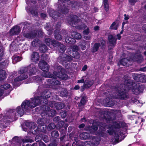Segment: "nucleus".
<instances>
[{
    "label": "nucleus",
    "mask_w": 146,
    "mask_h": 146,
    "mask_svg": "<svg viewBox=\"0 0 146 146\" xmlns=\"http://www.w3.org/2000/svg\"><path fill=\"white\" fill-rule=\"evenodd\" d=\"M44 97H41L40 98L39 97H37L31 99V101L26 100L23 102L21 106L17 107L16 110H11L8 112L5 116L0 118L1 122H5L6 119L9 118L15 119V117L17 115L22 116L25 111H28L33 108L39 104L41 101L45 100Z\"/></svg>",
    "instance_id": "f257e3e1"
},
{
    "label": "nucleus",
    "mask_w": 146,
    "mask_h": 146,
    "mask_svg": "<svg viewBox=\"0 0 146 146\" xmlns=\"http://www.w3.org/2000/svg\"><path fill=\"white\" fill-rule=\"evenodd\" d=\"M39 66L40 68L44 72L42 76L45 78H50L47 80V84L49 86V87H51L52 86L60 85V82L56 80L57 77L64 80H67L68 78V76L66 74H62L64 70L60 65H58L56 68V70L58 73H57V72L55 71L53 72V75L50 74V73L48 72L49 70L48 66L46 62L43 61L40 62L39 64Z\"/></svg>",
    "instance_id": "f03ea898"
},
{
    "label": "nucleus",
    "mask_w": 146,
    "mask_h": 146,
    "mask_svg": "<svg viewBox=\"0 0 146 146\" xmlns=\"http://www.w3.org/2000/svg\"><path fill=\"white\" fill-rule=\"evenodd\" d=\"M131 89L134 93L137 94L142 92L143 89L141 86H139L134 82H132L130 80H128L126 84L121 85L118 89L117 92V96L115 98H117L125 99L127 98V92L128 90Z\"/></svg>",
    "instance_id": "7ed1b4c3"
},
{
    "label": "nucleus",
    "mask_w": 146,
    "mask_h": 146,
    "mask_svg": "<svg viewBox=\"0 0 146 146\" xmlns=\"http://www.w3.org/2000/svg\"><path fill=\"white\" fill-rule=\"evenodd\" d=\"M36 66L33 64H31L27 68L21 69L19 72L21 75L20 76L14 79V84L15 85L17 82L27 78L28 77L27 73H28L29 75H33L36 72Z\"/></svg>",
    "instance_id": "20e7f679"
},
{
    "label": "nucleus",
    "mask_w": 146,
    "mask_h": 146,
    "mask_svg": "<svg viewBox=\"0 0 146 146\" xmlns=\"http://www.w3.org/2000/svg\"><path fill=\"white\" fill-rule=\"evenodd\" d=\"M119 125L118 123H113V125H111V126H109L108 128H110V129L107 131V132L109 133L110 135H112L114 133V138L115 141L119 142L120 140H119V135L118 133L119 132H114L115 129H116L118 128L119 127Z\"/></svg>",
    "instance_id": "39448f33"
},
{
    "label": "nucleus",
    "mask_w": 146,
    "mask_h": 146,
    "mask_svg": "<svg viewBox=\"0 0 146 146\" xmlns=\"http://www.w3.org/2000/svg\"><path fill=\"white\" fill-rule=\"evenodd\" d=\"M65 41L67 43L70 44H72L70 46V48H69L71 49L70 52H73V51H76L79 50V47L76 45H73L75 42V40L72 38H65Z\"/></svg>",
    "instance_id": "423d86ee"
},
{
    "label": "nucleus",
    "mask_w": 146,
    "mask_h": 146,
    "mask_svg": "<svg viewBox=\"0 0 146 146\" xmlns=\"http://www.w3.org/2000/svg\"><path fill=\"white\" fill-rule=\"evenodd\" d=\"M92 143L91 141L85 142L81 145L79 146H93L94 145H97L99 143L100 141V138L99 137L92 138Z\"/></svg>",
    "instance_id": "0eeeda50"
},
{
    "label": "nucleus",
    "mask_w": 146,
    "mask_h": 146,
    "mask_svg": "<svg viewBox=\"0 0 146 146\" xmlns=\"http://www.w3.org/2000/svg\"><path fill=\"white\" fill-rule=\"evenodd\" d=\"M43 112L42 113V115H43V114H46L48 116H54L56 114V111L54 110H50V108L47 106H43Z\"/></svg>",
    "instance_id": "6e6552de"
},
{
    "label": "nucleus",
    "mask_w": 146,
    "mask_h": 146,
    "mask_svg": "<svg viewBox=\"0 0 146 146\" xmlns=\"http://www.w3.org/2000/svg\"><path fill=\"white\" fill-rule=\"evenodd\" d=\"M108 39L109 44V47L110 48H111L115 44L116 38L114 36L110 35L108 36Z\"/></svg>",
    "instance_id": "1a4fd4ad"
},
{
    "label": "nucleus",
    "mask_w": 146,
    "mask_h": 146,
    "mask_svg": "<svg viewBox=\"0 0 146 146\" xmlns=\"http://www.w3.org/2000/svg\"><path fill=\"white\" fill-rule=\"evenodd\" d=\"M70 48H68L67 53L70 56L76 59H78L80 57V55L79 53L77 51H73V52H70Z\"/></svg>",
    "instance_id": "9d476101"
},
{
    "label": "nucleus",
    "mask_w": 146,
    "mask_h": 146,
    "mask_svg": "<svg viewBox=\"0 0 146 146\" xmlns=\"http://www.w3.org/2000/svg\"><path fill=\"white\" fill-rule=\"evenodd\" d=\"M21 31V29L19 26H15L10 31V34L11 35H17Z\"/></svg>",
    "instance_id": "9b49d317"
},
{
    "label": "nucleus",
    "mask_w": 146,
    "mask_h": 146,
    "mask_svg": "<svg viewBox=\"0 0 146 146\" xmlns=\"http://www.w3.org/2000/svg\"><path fill=\"white\" fill-rule=\"evenodd\" d=\"M39 58V55L37 52H34L32 54L31 59L33 62L36 63H37Z\"/></svg>",
    "instance_id": "f8f14e48"
},
{
    "label": "nucleus",
    "mask_w": 146,
    "mask_h": 146,
    "mask_svg": "<svg viewBox=\"0 0 146 146\" xmlns=\"http://www.w3.org/2000/svg\"><path fill=\"white\" fill-rule=\"evenodd\" d=\"M72 3L70 0H65L62 3V4L63 5V7L64 8V9H63L62 10V13H63L64 14L66 13L67 11H68V9L67 8L66 9V7H68V6L67 5L70 6L71 4Z\"/></svg>",
    "instance_id": "ddd939ff"
},
{
    "label": "nucleus",
    "mask_w": 146,
    "mask_h": 146,
    "mask_svg": "<svg viewBox=\"0 0 146 146\" xmlns=\"http://www.w3.org/2000/svg\"><path fill=\"white\" fill-rule=\"evenodd\" d=\"M0 89L1 90H7L8 93H9L12 90V88L9 84H5L0 86Z\"/></svg>",
    "instance_id": "4468645a"
},
{
    "label": "nucleus",
    "mask_w": 146,
    "mask_h": 146,
    "mask_svg": "<svg viewBox=\"0 0 146 146\" xmlns=\"http://www.w3.org/2000/svg\"><path fill=\"white\" fill-rule=\"evenodd\" d=\"M131 60H128L126 58L122 59L118 63V65L119 66L120 65H122L124 66H129V63Z\"/></svg>",
    "instance_id": "2eb2a0df"
},
{
    "label": "nucleus",
    "mask_w": 146,
    "mask_h": 146,
    "mask_svg": "<svg viewBox=\"0 0 146 146\" xmlns=\"http://www.w3.org/2000/svg\"><path fill=\"white\" fill-rule=\"evenodd\" d=\"M45 41L46 44L48 46H50V44H51L54 46H56L55 44H59L58 42L54 40H51V39L49 38L45 39Z\"/></svg>",
    "instance_id": "dca6fc26"
},
{
    "label": "nucleus",
    "mask_w": 146,
    "mask_h": 146,
    "mask_svg": "<svg viewBox=\"0 0 146 146\" xmlns=\"http://www.w3.org/2000/svg\"><path fill=\"white\" fill-rule=\"evenodd\" d=\"M79 137L81 139H86L90 137V135L87 133H81Z\"/></svg>",
    "instance_id": "f3484780"
},
{
    "label": "nucleus",
    "mask_w": 146,
    "mask_h": 146,
    "mask_svg": "<svg viewBox=\"0 0 146 146\" xmlns=\"http://www.w3.org/2000/svg\"><path fill=\"white\" fill-rule=\"evenodd\" d=\"M79 20L78 19V17L75 15L74 16L72 20L71 21L69 22V24L71 25L72 26L74 27H75L74 25L76 24V23L78 22Z\"/></svg>",
    "instance_id": "a211bd4d"
},
{
    "label": "nucleus",
    "mask_w": 146,
    "mask_h": 146,
    "mask_svg": "<svg viewBox=\"0 0 146 146\" xmlns=\"http://www.w3.org/2000/svg\"><path fill=\"white\" fill-rule=\"evenodd\" d=\"M58 42L59 43V44H55L56 45V46H55L56 47L57 46H58V47L60 48V50H59V52L61 53H62L64 52L66 48L64 45L63 44H60L59 42Z\"/></svg>",
    "instance_id": "6ab92c4d"
},
{
    "label": "nucleus",
    "mask_w": 146,
    "mask_h": 146,
    "mask_svg": "<svg viewBox=\"0 0 146 146\" xmlns=\"http://www.w3.org/2000/svg\"><path fill=\"white\" fill-rule=\"evenodd\" d=\"M102 125L101 127H100V131L98 134L101 136H103L104 135L103 134L104 133V129H105L106 127H107L106 126L105 124H101V125Z\"/></svg>",
    "instance_id": "aec40b11"
},
{
    "label": "nucleus",
    "mask_w": 146,
    "mask_h": 146,
    "mask_svg": "<svg viewBox=\"0 0 146 146\" xmlns=\"http://www.w3.org/2000/svg\"><path fill=\"white\" fill-rule=\"evenodd\" d=\"M36 36L35 33H33V32L30 33H28L24 34V36L26 38L29 39H33Z\"/></svg>",
    "instance_id": "412c9836"
},
{
    "label": "nucleus",
    "mask_w": 146,
    "mask_h": 146,
    "mask_svg": "<svg viewBox=\"0 0 146 146\" xmlns=\"http://www.w3.org/2000/svg\"><path fill=\"white\" fill-rule=\"evenodd\" d=\"M6 78V74L5 71L3 70H0V81H1Z\"/></svg>",
    "instance_id": "4be33fe9"
},
{
    "label": "nucleus",
    "mask_w": 146,
    "mask_h": 146,
    "mask_svg": "<svg viewBox=\"0 0 146 146\" xmlns=\"http://www.w3.org/2000/svg\"><path fill=\"white\" fill-rule=\"evenodd\" d=\"M72 38L77 39H80L82 37L80 33L76 32L72 33Z\"/></svg>",
    "instance_id": "5701e85b"
},
{
    "label": "nucleus",
    "mask_w": 146,
    "mask_h": 146,
    "mask_svg": "<svg viewBox=\"0 0 146 146\" xmlns=\"http://www.w3.org/2000/svg\"><path fill=\"white\" fill-rule=\"evenodd\" d=\"M12 58L13 59V62L14 64H15L21 60V58L19 56H13Z\"/></svg>",
    "instance_id": "b1692460"
},
{
    "label": "nucleus",
    "mask_w": 146,
    "mask_h": 146,
    "mask_svg": "<svg viewBox=\"0 0 146 146\" xmlns=\"http://www.w3.org/2000/svg\"><path fill=\"white\" fill-rule=\"evenodd\" d=\"M104 7L106 11H108L109 9V5L108 0H103V1Z\"/></svg>",
    "instance_id": "393cba45"
},
{
    "label": "nucleus",
    "mask_w": 146,
    "mask_h": 146,
    "mask_svg": "<svg viewBox=\"0 0 146 146\" xmlns=\"http://www.w3.org/2000/svg\"><path fill=\"white\" fill-rule=\"evenodd\" d=\"M100 45L99 43H96L94 45V47L92 50V51L93 52H95L97 51Z\"/></svg>",
    "instance_id": "a878e982"
},
{
    "label": "nucleus",
    "mask_w": 146,
    "mask_h": 146,
    "mask_svg": "<svg viewBox=\"0 0 146 146\" xmlns=\"http://www.w3.org/2000/svg\"><path fill=\"white\" fill-rule=\"evenodd\" d=\"M86 28L87 29L83 31L84 35H88L90 32V31L88 28L87 27V26L85 25H84L82 28H80L81 29H86Z\"/></svg>",
    "instance_id": "bb28decb"
},
{
    "label": "nucleus",
    "mask_w": 146,
    "mask_h": 146,
    "mask_svg": "<svg viewBox=\"0 0 146 146\" xmlns=\"http://www.w3.org/2000/svg\"><path fill=\"white\" fill-rule=\"evenodd\" d=\"M40 50L43 52H45L47 50V48L45 45L43 44L40 46Z\"/></svg>",
    "instance_id": "cd10ccee"
},
{
    "label": "nucleus",
    "mask_w": 146,
    "mask_h": 146,
    "mask_svg": "<svg viewBox=\"0 0 146 146\" xmlns=\"http://www.w3.org/2000/svg\"><path fill=\"white\" fill-rule=\"evenodd\" d=\"M124 19L125 21H126L125 22H123L122 23V29L123 28L124 25L125 24L128 23V21H127V20L129 19V16L127 15H126V14H124Z\"/></svg>",
    "instance_id": "c85d7f7f"
},
{
    "label": "nucleus",
    "mask_w": 146,
    "mask_h": 146,
    "mask_svg": "<svg viewBox=\"0 0 146 146\" xmlns=\"http://www.w3.org/2000/svg\"><path fill=\"white\" fill-rule=\"evenodd\" d=\"M9 63V61L6 60L4 62H2V63L0 64V67L1 68H5L7 66Z\"/></svg>",
    "instance_id": "c756f323"
},
{
    "label": "nucleus",
    "mask_w": 146,
    "mask_h": 146,
    "mask_svg": "<svg viewBox=\"0 0 146 146\" xmlns=\"http://www.w3.org/2000/svg\"><path fill=\"white\" fill-rule=\"evenodd\" d=\"M118 25H116L115 22H113L111 25L110 27V29L116 30L117 29Z\"/></svg>",
    "instance_id": "7c9ffc66"
},
{
    "label": "nucleus",
    "mask_w": 146,
    "mask_h": 146,
    "mask_svg": "<svg viewBox=\"0 0 146 146\" xmlns=\"http://www.w3.org/2000/svg\"><path fill=\"white\" fill-rule=\"evenodd\" d=\"M132 101L136 104H137L138 106H141V104L140 103V102L138 100L135 98H133L132 99Z\"/></svg>",
    "instance_id": "2f4dec72"
},
{
    "label": "nucleus",
    "mask_w": 146,
    "mask_h": 146,
    "mask_svg": "<svg viewBox=\"0 0 146 146\" xmlns=\"http://www.w3.org/2000/svg\"><path fill=\"white\" fill-rule=\"evenodd\" d=\"M51 135L52 137H57L59 136V134L57 131H55L51 133Z\"/></svg>",
    "instance_id": "473e14b6"
},
{
    "label": "nucleus",
    "mask_w": 146,
    "mask_h": 146,
    "mask_svg": "<svg viewBox=\"0 0 146 146\" xmlns=\"http://www.w3.org/2000/svg\"><path fill=\"white\" fill-rule=\"evenodd\" d=\"M86 102V100L84 98H82L80 102V103L79 104L78 106L80 107L82 105H84L85 104Z\"/></svg>",
    "instance_id": "72a5a7b5"
},
{
    "label": "nucleus",
    "mask_w": 146,
    "mask_h": 146,
    "mask_svg": "<svg viewBox=\"0 0 146 146\" xmlns=\"http://www.w3.org/2000/svg\"><path fill=\"white\" fill-rule=\"evenodd\" d=\"M38 43V39H35L31 43L32 45L34 47L36 46Z\"/></svg>",
    "instance_id": "f704fd0d"
},
{
    "label": "nucleus",
    "mask_w": 146,
    "mask_h": 146,
    "mask_svg": "<svg viewBox=\"0 0 146 146\" xmlns=\"http://www.w3.org/2000/svg\"><path fill=\"white\" fill-rule=\"evenodd\" d=\"M22 142L23 143V144L25 143H27V142H30V143L32 142H33V140L31 139H26L25 138L24 139H23L22 140Z\"/></svg>",
    "instance_id": "c9c22d12"
},
{
    "label": "nucleus",
    "mask_w": 146,
    "mask_h": 146,
    "mask_svg": "<svg viewBox=\"0 0 146 146\" xmlns=\"http://www.w3.org/2000/svg\"><path fill=\"white\" fill-rule=\"evenodd\" d=\"M33 78L34 79H35L37 82L39 83L42 80V78H41L40 77H39L38 76H35Z\"/></svg>",
    "instance_id": "e433bc0d"
},
{
    "label": "nucleus",
    "mask_w": 146,
    "mask_h": 146,
    "mask_svg": "<svg viewBox=\"0 0 146 146\" xmlns=\"http://www.w3.org/2000/svg\"><path fill=\"white\" fill-rule=\"evenodd\" d=\"M55 37L56 39L58 40H61L62 38L61 36L59 34L55 35Z\"/></svg>",
    "instance_id": "4c0bfd02"
},
{
    "label": "nucleus",
    "mask_w": 146,
    "mask_h": 146,
    "mask_svg": "<svg viewBox=\"0 0 146 146\" xmlns=\"http://www.w3.org/2000/svg\"><path fill=\"white\" fill-rule=\"evenodd\" d=\"M55 127V126L53 123H50L48 126V127L50 129H54Z\"/></svg>",
    "instance_id": "58836bf2"
},
{
    "label": "nucleus",
    "mask_w": 146,
    "mask_h": 146,
    "mask_svg": "<svg viewBox=\"0 0 146 146\" xmlns=\"http://www.w3.org/2000/svg\"><path fill=\"white\" fill-rule=\"evenodd\" d=\"M84 38L86 40H88L90 39L91 36L90 35H83Z\"/></svg>",
    "instance_id": "ea45409f"
},
{
    "label": "nucleus",
    "mask_w": 146,
    "mask_h": 146,
    "mask_svg": "<svg viewBox=\"0 0 146 146\" xmlns=\"http://www.w3.org/2000/svg\"><path fill=\"white\" fill-rule=\"evenodd\" d=\"M55 105L56 106L57 109H62V107L60 106V103H57Z\"/></svg>",
    "instance_id": "a19ab883"
},
{
    "label": "nucleus",
    "mask_w": 146,
    "mask_h": 146,
    "mask_svg": "<svg viewBox=\"0 0 146 146\" xmlns=\"http://www.w3.org/2000/svg\"><path fill=\"white\" fill-rule=\"evenodd\" d=\"M98 129V127L96 126H94V124H93L92 127V129L94 131L91 132V133H93L94 132H95L96 130H97Z\"/></svg>",
    "instance_id": "79ce46f5"
},
{
    "label": "nucleus",
    "mask_w": 146,
    "mask_h": 146,
    "mask_svg": "<svg viewBox=\"0 0 146 146\" xmlns=\"http://www.w3.org/2000/svg\"><path fill=\"white\" fill-rule=\"evenodd\" d=\"M93 84V82L90 81L87 84L86 83L85 85H87V87H90Z\"/></svg>",
    "instance_id": "37998d69"
},
{
    "label": "nucleus",
    "mask_w": 146,
    "mask_h": 146,
    "mask_svg": "<svg viewBox=\"0 0 146 146\" xmlns=\"http://www.w3.org/2000/svg\"><path fill=\"white\" fill-rule=\"evenodd\" d=\"M113 105V104L112 103H111V102L110 101H109L107 103V105L106 106H108V107H111Z\"/></svg>",
    "instance_id": "c03bdc74"
},
{
    "label": "nucleus",
    "mask_w": 146,
    "mask_h": 146,
    "mask_svg": "<svg viewBox=\"0 0 146 146\" xmlns=\"http://www.w3.org/2000/svg\"><path fill=\"white\" fill-rule=\"evenodd\" d=\"M84 82V79L82 78L81 80H79L78 81V83H83Z\"/></svg>",
    "instance_id": "a18cd8bd"
},
{
    "label": "nucleus",
    "mask_w": 146,
    "mask_h": 146,
    "mask_svg": "<svg viewBox=\"0 0 146 146\" xmlns=\"http://www.w3.org/2000/svg\"><path fill=\"white\" fill-rule=\"evenodd\" d=\"M137 1V0H129V1L131 3L134 4Z\"/></svg>",
    "instance_id": "49530a36"
},
{
    "label": "nucleus",
    "mask_w": 146,
    "mask_h": 146,
    "mask_svg": "<svg viewBox=\"0 0 146 146\" xmlns=\"http://www.w3.org/2000/svg\"><path fill=\"white\" fill-rule=\"evenodd\" d=\"M99 27L98 26H96L94 28V30L95 31L99 30Z\"/></svg>",
    "instance_id": "de8ad7c7"
},
{
    "label": "nucleus",
    "mask_w": 146,
    "mask_h": 146,
    "mask_svg": "<svg viewBox=\"0 0 146 146\" xmlns=\"http://www.w3.org/2000/svg\"><path fill=\"white\" fill-rule=\"evenodd\" d=\"M4 90L0 89V97H1L3 94Z\"/></svg>",
    "instance_id": "09e8293b"
},
{
    "label": "nucleus",
    "mask_w": 146,
    "mask_h": 146,
    "mask_svg": "<svg viewBox=\"0 0 146 146\" xmlns=\"http://www.w3.org/2000/svg\"><path fill=\"white\" fill-rule=\"evenodd\" d=\"M39 146H45L44 143L42 142H40L39 143Z\"/></svg>",
    "instance_id": "8fccbe9b"
},
{
    "label": "nucleus",
    "mask_w": 146,
    "mask_h": 146,
    "mask_svg": "<svg viewBox=\"0 0 146 146\" xmlns=\"http://www.w3.org/2000/svg\"><path fill=\"white\" fill-rule=\"evenodd\" d=\"M87 68V66L86 65H85L82 68V70L83 71L85 70Z\"/></svg>",
    "instance_id": "3c124183"
},
{
    "label": "nucleus",
    "mask_w": 146,
    "mask_h": 146,
    "mask_svg": "<svg viewBox=\"0 0 146 146\" xmlns=\"http://www.w3.org/2000/svg\"><path fill=\"white\" fill-rule=\"evenodd\" d=\"M101 44L102 45V46H103L104 45V44H105V41L104 40H103V39H102L101 40Z\"/></svg>",
    "instance_id": "603ef678"
},
{
    "label": "nucleus",
    "mask_w": 146,
    "mask_h": 146,
    "mask_svg": "<svg viewBox=\"0 0 146 146\" xmlns=\"http://www.w3.org/2000/svg\"><path fill=\"white\" fill-rule=\"evenodd\" d=\"M26 3L28 5L29 4L30 1H31L32 3H33V2L32 0H26Z\"/></svg>",
    "instance_id": "864d4df0"
},
{
    "label": "nucleus",
    "mask_w": 146,
    "mask_h": 146,
    "mask_svg": "<svg viewBox=\"0 0 146 146\" xmlns=\"http://www.w3.org/2000/svg\"><path fill=\"white\" fill-rule=\"evenodd\" d=\"M84 126V124H82L80 125L79 126V128H83Z\"/></svg>",
    "instance_id": "5fc2aeb1"
},
{
    "label": "nucleus",
    "mask_w": 146,
    "mask_h": 146,
    "mask_svg": "<svg viewBox=\"0 0 146 146\" xmlns=\"http://www.w3.org/2000/svg\"><path fill=\"white\" fill-rule=\"evenodd\" d=\"M80 47L82 50H84L85 49V46L84 45L83 46L82 45H80Z\"/></svg>",
    "instance_id": "6e6d98bb"
},
{
    "label": "nucleus",
    "mask_w": 146,
    "mask_h": 146,
    "mask_svg": "<svg viewBox=\"0 0 146 146\" xmlns=\"http://www.w3.org/2000/svg\"><path fill=\"white\" fill-rule=\"evenodd\" d=\"M142 77H143L144 79V80L143 81V82H146V75H143Z\"/></svg>",
    "instance_id": "4d7b16f0"
},
{
    "label": "nucleus",
    "mask_w": 146,
    "mask_h": 146,
    "mask_svg": "<svg viewBox=\"0 0 146 146\" xmlns=\"http://www.w3.org/2000/svg\"><path fill=\"white\" fill-rule=\"evenodd\" d=\"M79 88L80 87L78 85H76L74 87V89L76 90L79 89Z\"/></svg>",
    "instance_id": "13d9d810"
},
{
    "label": "nucleus",
    "mask_w": 146,
    "mask_h": 146,
    "mask_svg": "<svg viewBox=\"0 0 146 146\" xmlns=\"http://www.w3.org/2000/svg\"><path fill=\"white\" fill-rule=\"evenodd\" d=\"M43 18H44L46 17V15L44 13H42L40 15Z\"/></svg>",
    "instance_id": "bf43d9fd"
},
{
    "label": "nucleus",
    "mask_w": 146,
    "mask_h": 146,
    "mask_svg": "<svg viewBox=\"0 0 146 146\" xmlns=\"http://www.w3.org/2000/svg\"><path fill=\"white\" fill-rule=\"evenodd\" d=\"M68 57H69V56H66V58H65V60H64V59H62V60H66V61H69V60H70V59H67V58Z\"/></svg>",
    "instance_id": "052dcab7"
},
{
    "label": "nucleus",
    "mask_w": 146,
    "mask_h": 146,
    "mask_svg": "<svg viewBox=\"0 0 146 146\" xmlns=\"http://www.w3.org/2000/svg\"><path fill=\"white\" fill-rule=\"evenodd\" d=\"M120 35V34H118L117 35V38L119 40L121 38V36Z\"/></svg>",
    "instance_id": "680f3d73"
},
{
    "label": "nucleus",
    "mask_w": 146,
    "mask_h": 146,
    "mask_svg": "<svg viewBox=\"0 0 146 146\" xmlns=\"http://www.w3.org/2000/svg\"><path fill=\"white\" fill-rule=\"evenodd\" d=\"M137 58L138 59H140L142 57L141 56V55L139 54L137 56Z\"/></svg>",
    "instance_id": "e2e57ef3"
},
{
    "label": "nucleus",
    "mask_w": 146,
    "mask_h": 146,
    "mask_svg": "<svg viewBox=\"0 0 146 146\" xmlns=\"http://www.w3.org/2000/svg\"><path fill=\"white\" fill-rule=\"evenodd\" d=\"M57 119H58V120L59 119V117H55L54 119V120H56Z\"/></svg>",
    "instance_id": "0e129e2a"
},
{
    "label": "nucleus",
    "mask_w": 146,
    "mask_h": 146,
    "mask_svg": "<svg viewBox=\"0 0 146 146\" xmlns=\"http://www.w3.org/2000/svg\"><path fill=\"white\" fill-rule=\"evenodd\" d=\"M17 139H18V138L17 137H15V138H14L13 139V141H15V140Z\"/></svg>",
    "instance_id": "69168bd1"
},
{
    "label": "nucleus",
    "mask_w": 146,
    "mask_h": 146,
    "mask_svg": "<svg viewBox=\"0 0 146 146\" xmlns=\"http://www.w3.org/2000/svg\"><path fill=\"white\" fill-rule=\"evenodd\" d=\"M37 144L36 143H34L33 145L32 146H37Z\"/></svg>",
    "instance_id": "338daca9"
},
{
    "label": "nucleus",
    "mask_w": 146,
    "mask_h": 146,
    "mask_svg": "<svg viewBox=\"0 0 146 146\" xmlns=\"http://www.w3.org/2000/svg\"><path fill=\"white\" fill-rule=\"evenodd\" d=\"M122 30L121 31V32H120V33L119 34H122L123 33V28L122 29Z\"/></svg>",
    "instance_id": "774afa93"
}]
</instances>
